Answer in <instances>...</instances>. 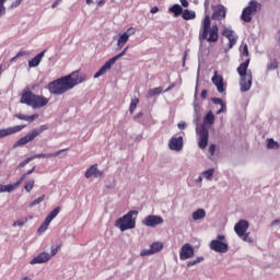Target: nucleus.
Here are the masks:
<instances>
[{"mask_svg":"<svg viewBox=\"0 0 280 280\" xmlns=\"http://www.w3.org/2000/svg\"><path fill=\"white\" fill-rule=\"evenodd\" d=\"M203 259H205L203 256H199L198 258H196V260H189L187 266L192 267V266L203 261Z\"/></svg>","mask_w":280,"mask_h":280,"instance_id":"79ce46f5","label":"nucleus"},{"mask_svg":"<svg viewBox=\"0 0 280 280\" xmlns=\"http://www.w3.org/2000/svg\"><path fill=\"white\" fill-rule=\"evenodd\" d=\"M28 175L25 173H23L20 177V179H18V182H15V184H11V186L13 187V191L19 187L21 186V184L25 180V178L27 177Z\"/></svg>","mask_w":280,"mask_h":280,"instance_id":"473e14b6","label":"nucleus"},{"mask_svg":"<svg viewBox=\"0 0 280 280\" xmlns=\"http://www.w3.org/2000/svg\"><path fill=\"white\" fill-rule=\"evenodd\" d=\"M59 212H60V208L58 206L57 208L51 210V212L48 214V217H46V219L51 222L59 214Z\"/></svg>","mask_w":280,"mask_h":280,"instance_id":"72a5a7b5","label":"nucleus"},{"mask_svg":"<svg viewBox=\"0 0 280 280\" xmlns=\"http://www.w3.org/2000/svg\"><path fill=\"white\" fill-rule=\"evenodd\" d=\"M212 102H213L215 105H220V106H221V108L218 109L217 115H220V114L226 112V105L223 103V100H222V98H220V97H213V98H212Z\"/></svg>","mask_w":280,"mask_h":280,"instance_id":"bb28decb","label":"nucleus"},{"mask_svg":"<svg viewBox=\"0 0 280 280\" xmlns=\"http://www.w3.org/2000/svg\"><path fill=\"white\" fill-rule=\"evenodd\" d=\"M278 68H279V62L277 60L271 61L270 65L268 66L269 71L277 70Z\"/></svg>","mask_w":280,"mask_h":280,"instance_id":"37998d69","label":"nucleus"},{"mask_svg":"<svg viewBox=\"0 0 280 280\" xmlns=\"http://www.w3.org/2000/svg\"><path fill=\"white\" fill-rule=\"evenodd\" d=\"M93 3V0H86V4L91 5Z\"/></svg>","mask_w":280,"mask_h":280,"instance_id":"338daca9","label":"nucleus"},{"mask_svg":"<svg viewBox=\"0 0 280 280\" xmlns=\"http://www.w3.org/2000/svg\"><path fill=\"white\" fill-rule=\"evenodd\" d=\"M22 1H23V0H15V1L11 4V8H12V9L18 8L19 5H21Z\"/></svg>","mask_w":280,"mask_h":280,"instance_id":"603ef678","label":"nucleus"},{"mask_svg":"<svg viewBox=\"0 0 280 280\" xmlns=\"http://www.w3.org/2000/svg\"><path fill=\"white\" fill-rule=\"evenodd\" d=\"M162 91H163L162 86L150 89L149 92H148V95H149V97H154L156 95H160L162 93Z\"/></svg>","mask_w":280,"mask_h":280,"instance_id":"2f4dec72","label":"nucleus"},{"mask_svg":"<svg viewBox=\"0 0 280 280\" xmlns=\"http://www.w3.org/2000/svg\"><path fill=\"white\" fill-rule=\"evenodd\" d=\"M164 245L163 243H160L159 241H155L152 243L150 249H142L140 253L141 257L150 256L160 253L163 249Z\"/></svg>","mask_w":280,"mask_h":280,"instance_id":"dca6fc26","label":"nucleus"},{"mask_svg":"<svg viewBox=\"0 0 280 280\" xmlns=\"http://www.w3.org/2000/svg\"><path fill=\"white\" fill-rule=\"evenodd\" d=\"M125 34L128 35V37L130 38V36L135 35L136 34V28L135 27H129L127 30V32H125Z\"/></svg>","mask_w":280,"mask_h":280,"instance_id":"de8ad7c7","label":"nucleus"},{"mask_svg":"<svg viewBox=\"0 0 280 280\" xmlns=\"http://www.w3.org/2000/svg\"><path fill=\"white\" fill-rule=\"evenodd\" d=\"M206 218V210L202 208H199V210H196V212L192 213L194 221L202 220Z\"/></svg>","mask_w":280,"mask_h":280,"instance_id":"c85d7f7f","label":"nucleus"},{"mask_svg":"<svg viewBox=\"0 0 280 280\" xmlns=\"http://www.w3.org/2000/svg\"><path fill=\"white\" fill-rule=\"evenodd\" d=\"M26 128V125H16V126H11L8 128H2L0 129V139L7 138L9 136L15 135L18 132H21L23 129Z\"/></svg>","mask_w":280,"mask_h":280,"instance_id":"f8f14e48","label":"nucleus"},{"mask_svg":"<svg viewBox=\"0 0 280 280\" xmlns=\"http://www.w3.org/2000/svg\"><path fill=\"white\" fill-rule=\"evenodd\" d=\"M242 56L243 57H249V50H248V45L247 44L243 45Z\"/></svg>","mask_w":280,"mask_h":280,"instance_id":"c03bdc74","label":"nucleus"},{"mask_svg":"<svg viewBox=\"0 0 280 280\" xmlns=\"http://www.w3.org/2000/svg\"><path fill=\"white\" fill-rule=\"evenodd\" d=\"M182 18L185 21H191L196 19V12L189 9L183 10Z\"/></svg>","mask_w":280,"mask_h":280,"instance_id":"a878e982","label":"nucleus"},{"mask_svg":"<svg viewBox=\"0 0 280 280\" xmlns=\"http://www.w3.org/2000/svg\"><path fill=\"white\" fill-rule=\"evenodd\" d=\"M197 133L199 136L198 147L201 150H205L209 143V129L206 125H201L199 130H197Z\"/></svg>","mask_w":280,"mask_h":280,"instance_id":"9d476101","label":"nucleus"},{"mask_svg":"<svg viewBox=\"0 0 280 280\" xmlns=\"http://www.w3.org/2000/svg\"><path fill=\"white\" fill-rule=\"evenodd\" d=\"M214 174V168H209L203 172V176L206 179L211 180Z\"/></svg>","mask_w":280,"mask_h":280,"instance_id":"ea45409f","label":"nucleus"},{"mask_svg":"<svg viewBox=\"0 0 280 280\" xmlns=\"http://www.w3.org/2000/svg\"><path fill=\"white\" fill-rule=\"evenodd\" d=\"M212 83L217 86L219 93L225 92L223 75L219 74L218 71H215L212 77Z\"/></svg>","mask_w":280,"mask_h":280,"instance_id":"6ab92c4d","label":"nucleus"},{"mask_svg":"<svg viewBox=\"0 0 280 280\" xmlns=\"http://www.w3.org/2000/svg\"><path fill=\"white\" fill-rule=\"evenodd\" d=\"M46 50L40 51L37 54L33 59L28 61V67L30 68H36L38 65L42 62V59L45 57Z\"/></svg>","mask_w":280,"mask_h":280,"instance_id":"b1692460","label":"nucleus"},{"mask_svg":"<svg viewBox=\"0 0 280 280\" xmlns=\"http://www.w3.org/2000/svg\"><path fill=\"white\" fill-rule=\"evenodd\" d=\"M51 221H49V219H45L44 223H42L40 228H38V233H44L47 231L49 224H50Z\"/></svg>","mask_w":280,"mask_h":280,"instance_id":"f704fd0d","label":"nucleus"},{"mask_svg":"<svg viewBox=\"0 0 280 280\" xmlns=\"http://www.w3.org/2000/svg\"><path fill=\"white\" fill-rule=\"evenodd\" d=\"M184 9L180 4L176 3L170 8V12L175 15V18H178L179 15H183Z\"/></svg>","mask_w":280,"mask_h":280,"instance_id":"cd10ccee","label":"nucleus"},{"mask_svg":"<svg viewBox=\"0 0 280 280\" xmlns=\"http://www.w3.org/2000/svg\"><path fill=\"white\" fill-rule=\"evenodd\" d=\"M213 14L212 20L222 21L226 18V8L223 4L212 5Z\"/></svg>","mask_w":280,"mask_h":280,"instance_id":"4468645a","label":"nucleus"},{"mask_svg":"<svg viewBox=\"0 0 280 280\" xmlns=\"http://www.w3.org/2000/svg\"><path fill=\"white\" fill-rule=\"evenodd\" d=\"M86 80L85 73L73 71L70 74L58 78L48 84V90L52 95H62L72 90L78 84H81Z\"/></svg>","mask_w":280,"mask_h":280,"instance_id":"f257e3e1","label":"nucleus"},{"mask_svg":"<svg viewBox=\"0 0 280 280\" xmlns=\"http://www.w3.org/2000/svg\"><path fill=\"white\" fill-rule=\"evenodd\" d=\"M5 14L4 5L0 4V18Z\"/></svg>","mask_w":280,"mask_h":280,"instance_id":"6e6d98bb","label":"nucleus"},{"mask_svg":"<svg viewBox=\"0 0 280 280\" xmlns=\"http://www.w3.org/2000/svg\"><path fill=\"white\" fill-rule=\"evenodd\" d=\"M143 225L149 228H156L164 223L163 217H158V214H148L142 221Z\"/></svg>","mask_w":280,"mask_h":280,"instance_id":"9b49d317","label":"nucleus"},{"mask_svg":"<svg viewBox=\"0 0 280 280\" xmlns=\"http://www.w3.org/2000/svg\"><path fill=\"white\" fill-rule=\"evenodd\" d=\"M210 248L217 253L225 254L229 250V243L224 234H219L214 241H211Z\"/></svg>","mask_w":280,"mask_h":280,"instance_id":"1a4fd4ad","label":"nucleus"},{"mask_svg":"<svg viewBox=\"0 0 280 280\" xmlns=\"http://www.w3.org/2000/svg\"><path fill=\"white\" fill-rule=\"evenodd\" d=\"M180 3L184 8H188L189 7V2L188 0H180Z\"/></svg>","mask_w":280,"mask_h":280,"instance_id":"4d7b16f0","label":"nucleus"},{"mask_svg":"<svg viewBox=\"0 0 280 280\" xmlns=\"http://www.w3.org/2000/svg\"><path fill=\"white\" fill-rule=\"evenodd\" d=\"M103 173L97 168V164L91 165L86 172H85V177L91 178V177H102Z\"/></svg>","mask_w":280,"mask_h":280,"instance_id":"4be33fe9","label":"nucleus"},{"mask_svg":"<svg viewBox=\"0 0 280 280\" xmlns=\"http://www.w3.org/2000/svg\"><path fill=\"white\" fill-rule=\"evenodd\" d=\"M22 280H32V278H28L27 276H25L24 278H22Z\"/></svg>","mask_w":280,"mask_h":280,"instance_id":"774afa93","label":"nucleus"},{"mask_svg":"<svg viewBox=\"0 0 280 280\" xmlns=\"http://www.w3.org/2000/svg\"><path fill=\"white\" fill-rule=\"evenodd\" d=\"M210 3L208 0L205 2L206 15L201 21V28L199 31V39L207 40L209 44H215L219 42V27L217 24L211 25V19L209 15Z\"/></svg>","mask_w":280,"mask_h":280,"instance_id":"f03ea898","label":"nucleus"},{"mask_svg":"<svg viewBox=\"0 0 280 280\" xmlns=\"http://www.w3.org/2000/svg\"><path fill=\"white\" fill-rule=\"evenodd\" d=\"M187 128V124L185 121L178 122V129L185 130Z\"/></svg>","mask_w":280,"mask_h":280,"instance_id":"864d4df0","label":"nucleus"},{"mask_svg":"<svg viewBox=\"0 0 280 280\" xmlns=\"http://www.w3.org/2000/svg\"><path fill=\"white\" fill-rule=\"evenodd\" d=\"M68 151V148L66 149H60L54 153H38L32 156L26 158L24 161H22L18 167L19 168H23L25 167L31 161L35 160V159H51V158H57L59 156L61 153Z\"/></svg>","mask_w":280,"mask_h":280,"instance_id":"6e6552de","label":"nucleus"},{"mask_svg":"<svg viewBox=\"0 0 280 280\" xmlns=\"http://www.w3.org/2000/svg\"><path fill=\"white\" fill-rule=\"evenodd\" d=\"M250 65V58H247L245 62H242L240 65V67L237 68V73L241 75V77H245V75H248V67Z\"/></svg>","mask_w":280,"mask_h":280,"instance_id":"5701e85b","label":"nucleus"},{"mask_svg":"<svg viewBox=\"0 0 280 280\" xmlns=\"http://www.w3.org/2000/svg\"><path fill=\"white\" fill-rule=\"evenodd\" d=\"M129 49V46H126L121 52L112 57L107 60L102 68L94 74V79H98L100 77L104 75L106 72L110 71L112 67L116 63L117 60L122 58Z\"/></svg>","mask_w":280,"mask_h":280,"instance_id":"423d86ee","label":"nucleus"},{"mask_svg":"<svg viewBox=\"0 0 280 280\" xmlns=\"http://www.w3.org/2000/svg\"><path fill=\"white\" fill-rule=\"evenodd\" d=\"M39 117L38 114H33V115H25L22 113L15 114V118L20 119V120H24L27 122H33L35 119H37Z\"/></svg>","mask_w":280,"mask_h":280,"instance_id":"393cba45","label":"nucleus"},{"mask_svg":"<svg viewBox=\"0 0 280 280\" xmlns=\"http://www.w3.org/2000/svg\"><path fill=\"white\" fill-rule=\"evenodd\" d=\"M59 3H60V2H59L58 0H56V1L52 3V9H56Z\"/></svg>","mask_w":280,"mask_h":280,"instance_id":"0e129e2a","label":"nucleus"},{"mask_svg":"<svg viewBox=\"0 0 280 280\" xmlns=\"http://www.w3.org/2000/svg\"><path fill=\"white\" fill-rule=\"evenodd\" d=\"M25 56H28V52L25 51V50H21L16 54V58H21V57H25Z\"/></svg>","mask_w":280,"mask_h":280,"instance_id":"3c124183","label":"nucleus"},{"mask_svg":"<svg viewBox=\"0 0 280 280\" xmlns=\"http://www.w3.org/2000/svg\"><path fill=\"white\" fill-rule=\"evenodd\" d=\"M137 215L138 210H130L127 214H124L117 219L115 226L121 232L132 230L136 228Z\"/></svg>","mask_w":280,"mask_h":280,"instance_id":"20e7f679","label":"nucleus"},{"mask_svg":"<svg viewBox=\"0 0 280 280\" xmlns=\"http://www.w3.org/2000/svg\"><path fill=\"white\" fill-rule=\"evenodd\" d=\"M45 195H42V197H38V199H34L32 203H30V207L33 208L39 203H42L45 200Z\"/></svg>","mask_w":280,"mask_h":280,"instance_id":"a19ab883","label":"nucleus"},{"mask_svg":"<svg viewBox=\"0 0 280 280\" xmlns=\"http://www.w3.org/2000/svg\"><path fill=\"white\" fill-rule=\"evenodd\" d=\"M253 85V72L248 71V75H241L240 86L241 92L245 93L252 89Z\"/></svg>","mask_w":280,"mask_h":280,"instance_id":"ddd939ff","label":"nucleus"},{"mask_svg":"<svg viewBox=\"0 0 280 280\" xmlns=\"http://www.w3.org/2000/svg\"><path fill=\"white\" fill-rule=\"evenodd\" d=\"M128 40H129L128 35L125 34V33L121 34L119 36V39H118V43H117L118 48L121 49L128 43Z\"/></svg>","mask_w":280,"mask_h":280,"instance_id":"7c9ffc66","label":"nucleus"},{"mask_svg":"<svg viewBox=\"0 0 280 280\" xmlns=\"http://www.w3.org/2000/svg\"><path fill=\"white\" fill-rule=\"evenodd\" d=\"M207 96H208V90H202V92H201V98H202V100H206Z\"/></svg>","mask_w":280,"mask_h":280,"instance_id":"5fc2aeb1","label":"nucleus"},{"mask_svg":"<svg viewBox=\"0 0 280 280\" xmlns=\"http://www.w3.org/2000/svg\"><path fill=\"white\" fill-rule=\"evenodd\" d=\"M48 127L46 125H40L38 128H34L24 137H21L16 142L15 147H24L27 143L34 141L39 135H42Z\"/></svg>","mask_w":280,"mask_h":280,"instance_id":"39448f33","label":"nucleus"},{"mask_svg":"<svg viewBox=\"0 0 280 280\" xmlns=\"http://www.w3.org/2000/svg\"><path fill=\"white\" fill-rule=\"evenodd\" d=\"M280 224V220L276 219V221H271V226Z\"/></svg>","mask_w":280,"mask_h":280,"instance_id":"680f3d73","label":"nucleus"},{"mask_svg":"<svg viewBox=\"0 0 280 280\" xmlns=\"http://www.w3.org/2000/svg\"><path fill=\"white\" fill-rule=\"evenodd\" d=\"M138 118H141L143 117V113L142 112H139L138 115H137Z\"/></svg>","mask_w":280,"mask_h":280,"instance_id":"69168bd1","label":"nucleus"},{"mask_svg":"<svg viewBox=\"0 0 280 280\" xmlns=\"http://www.w3.org/2000/svg\"><path fill=\"white\" fill-rule=\"evenodd\" d=\"M248 228H249L248 221L242 220V221H238V223H236L234 230L240 237H243L247 232Z\"/></svg>","mask_w":280,"mask_h":280,"instance_id":"aec40b11","label":"nucleus"},{"mask_svg":"<svg viewBox=\"0 0 280 280\" xmlns=\"http://www.w3.org/2000/svg\"><path fill=\"white\" fill-rule=\"evenodd\" d=\"M215 149H217V145L214 143H211L209 147V152H210L211 156L214 155Z\"/></svg>","mask_w":280,"mask_h":280,"instance_id":"09e8293b","label":"nucleus"},{"mask_svg":"<svg viewBox=\"0 0 280 280\" xmlns=\"http://www.w3.org/2000/svg\"><path fill=\"white\" fill-rule=\"evenodd\" d=\"M139 98L138 97H135L131 100V103H130V107H129V110H130V114H133L138 104H139Z\"/></svg>","mask_w":280,"mask_h":280,"instance_id":"c9c22d12","label":"nucleus"},{"mask_svg":"<svg viewBox=\"0 0 280 280\" xmlns=\"http://www.w3.org/2000/svg\"><path fill=\"white\" fill-rule=\"evenodd\" d=\"M27 222V219H21L20 221H14L13 228L23 226Z\"/></svg>","mask_w":280,"mask_h":280,"instance_id":"a18cd8bd","label":"nucleus"},{"mask_svg":"<svg viewBox=\"0 0 280 280\" xmlns=\"http://www.w3.org/2000/svg\"><path fill=\"white\" fill-rule=\"evenodd\" d=\"M61 248V245H56V246H52L51 247V256L50 257H54L57 255L58 250Z\"/></svg>","mask_w":280,"mask_h":280,"instance_id":"49530a36","label":"nucleus"},{"mask_svg":"<svg viewBox=\"0 0 280 280\" xmlns=\"http://www.w3.org/2000/svg\"><path fill=\"white\" fill-rule=\"evenodd\" d=\"M175 86H176V84H175V83H172V84L165 90V93L172 91Z\"/></svg>","mask_w":280,"mask_h":280,"instance_id":"bf43d9fd","label":"nucleus"},{"mask_svg":"<svg viewBox=\"0 0 280 280\" xmlns=\"http://www.w3.org/2000/svg\"><path fill=\"white\" fill-rule=\"evenodd\" d=\"M206 125H214L215 117L212 113V110L208 112L203 119Z\"/></svg>","mask_w":280,"mask_h":280,"instance_id":"c756f323","label":"nucleus"},{"mask_svg":"<svg viewBox=\"0 0 280 280\" xmlns=\"http://www.w3.org/2000/svg\"><path fill=\"white\" fill-rule=\"evenodd\" d=\"M159 12V7L154 5L152 9H151V13L152 14H156Z\"/></svg>","mask_w":280,"mask_h":280,"instance_id":"13d9d810","label":"nucleus"},{"mask_svg":"<svg viewBox=\"0 0 280 280\" xmlns=\"http://www.w3.org/2000/svg\"><path fill=\"white\" fill-rule=\"evenodd\" d=\"M50 259H51V256L47 254V252H42L35 258H33V260H31V265L46 264Z\"/></svg>","mask_w":280,"mask_h":280,"instance_id":"412c9836","label":"nucleus"},{"mask_svg":"<svg viewBox=\"0 0 280 280\" xmlns=\"http://www.w3.org/2000/svg\"><path fill=\"white\" fill-rule=\"evenodd\" d=\"M96 4H97L98 7H103V5L105 4V0H98V1L96 2Z\"/></svg>","mask_w":280,"mask_h":280,"instance_id":"e2e57ef3","label":"nucleus"},{"mask_svg":"<svg viewBox=\"0 0 280 280\" xmlns=\"http://www.w3.org/2000/svg\"><path fill=\"white\" fill-rule=\"evenodd\" d=\"M20 102L21 104L31 106L34 109H38L45 107L48 104L49 98L45 97L44 95H37L32 91L26 90L21 95Z\"/></svg>","mask_w":280,"mask_h":280,"instance_id":"7ed1b4c3","label":"nucleus"},{"mask_svg":"<svg viewBox=\"0 0 280 280\" xmlns=\"http://www.w3.org/2000/svg\"><path fill=\"white\" fill-rule=\"evenodd\" d=\"M34 171H35V166H33L31 170L26 171L25 173L28 176V175L33 174Z\"/></svg>","mask_w":280,"mask_h":280,"instance_id":"052dcab7","label":"nucleus"},{"mask_svg":"<svg viewBox=\"0 0 280 280\" xmlns=\"http://www.w3.org/2000/svg\"><path fill=\"white\" fill-rule=\"evenodd\" d=\"M241 238H243L244 242H252V238L249 237V233L245 232L244 236H241Z\"/></svg>","mask_w":280,"mask_h":280,"instance_id":"8fccbe9b","label":"nucleus"},{"mask_svg":"<svg viewBox=\"0 0 280 280\" xmlns=\"http://www.w3.org/2000/svg\"><path fill=\"white\" fill-rule=\"evenodd\" d=\"M268 149L277 150L279 149V143L272 138L268 139Z\"/></svg>","mask_w":280,"mask_h":280,"instance_id":"4c0bfd02","label":"nucleus"},{"mask_svg":"<svg viewBox=\"0 0 280 280\" xmlns=\"http://www.w3.org/2000/svg\"><path fill=\"white\" fill-rule=\"evenodd\" d=\"M168 147L173 151H176V152L182 151L184 147L183 136L172 137V139L168 142Z\"/></svg>","mask_w":280,"mask_h":280,"instance_id":"a211bd4d","label":"nucleus"},{"mask_svg":"<svg viewBox=\"0 0 280 280\" xmlns=\"http://www.w3.org/2000/svg\"><path fill=\"white\" fill-rule=\"evenodd\" d=\"M262 8L261 3L258 2V1H255V0H252L249 3H248V7H246L244 10H243V13H242V20L246 23H250L253 21V15L256 14L258 11H260Z\"/></svg>","mask_w":280,"mask_h":280,"instance_id":"0eeeda50","label":"nucleus"},{"mask_svg":"<svg viewBox=\"0 0 280 280\" xmlns=\"http://www.w3.org/2000/svg\"><path fill=\"white\" fill-rule=\"evenodd\" d=\"M195 256V249L194 247L190 245V243H185V245H183L182 249H180V260H187L190 259Z\"/></svg>","mask_w":280,"mask_h":280,"instance_id":"f3484780","label":"nucleus"},{"mask_svg":"<svg viewBox=\"0 0 280 280\" xmlns=\"http://www.w3.org/2000/svg\"><path fill=\"white\" fill-rule=\"evenodd\" d=\"M222 35L229 39V48L232 49L238 40V36L231 28L224 27Z\"/></svg>","mask_w":280,"mask_h":280,"instance_id":"2eb2a0df","label":"nucleus"},{"mask_svg":"<svg viewBox=\"0 0 280 280\" xmlns=\"http://www.w3.org/2000/svg\"><path fill=\"white\" fill-rule=\"evenodd\" d=\"M34 185H35V180L34 179H28L26 183H25V186H24V189L26 190V192H31L32 189L34 188Z\"/></svg>","mask_w":280,"mask_h":280,"instance_id":"e433bc0d","label":"nucleus"},{"mask_svg":"<svg viewBox=\"0 0 280 280\" xmlns=\"http://www.w3.org/2000/svg\"><path fill=\"white\" fill-rule=\"evenodd\" d=\"M14 191L13 190V187L11 186V184H9L8 186H3L2 184H0V194L2 192H12Z\"/></svg>","mask_w":280,"mask_h":280,"instance_id":"58836bf2","label":"nucleus"}]
</instances>
